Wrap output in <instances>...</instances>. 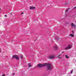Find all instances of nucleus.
Masks as SVG:
<instances>
[{"instance_id": "nucleus-1", "label": "nucleus", "mask_w": 76, "mask_h": 76, "mask_svg": "<svg viewBox=\"0 0 76 76\" xmlns=\"http://www.w3.org/2000/svg\"><path fill=\"white\" fill-rule=\"evenodd\" d=\"M47 66V70H51L53 69V66L51 64L45 63L43 64H39L37 65V67H42L44 66Z\"/></svg>"}, {"instance_id": "nucleus-2", "label": "nucleus", "mask_w": 76, "mask_h": 76, "mask_svg": "<svg viewBox=\"0 0 76 76\" xmlns=\"http://www.w3.org/2000/svg\"><path fill=\"white\" fill-rule=\"evenodd\" d=\"M15 58V59H16V60H19V58L18 57V56L17 55H14L12 56V59L13 58Z\"/></svg>"}, {"instance_id": "nucleus-3", "label": "nucleus", "mask_w": 76, "mask_h": 76, "mask_svg": "<svg viewBox=\"0 0 76 76\" xmlns=\"http://www.w3.org/2000/svg\"><path fill=\"white\" fill-rule=\"evenodd\" d=\"M71 48H72V45H69L67 47L65 48V50H68L69 49H70Z\"/></svg>"}, {"instance_id": "nucleus-4", "label": "nucleus", "mask_w": 76, "mask_h": 76, "mask_svg": "<svg viewBox=\"0 0 76 76\" xmlns=\"http://www.w3.org/2000/svg\"><path fill=\"white\" fill-rule=\"evenodd\" d=\"M55 58V55H53L50 56L49 57V58L50 59H53V58Z\"/></svg>"}, {"instance_id": "nucleus-5", "label": "nucleus", "mask_w": 76, "mask_h": 76, "mask_svg": "<svg viewBox=\"0 0 76 76\" xmlns=\"http://www.w3.org/2000/svg\"><path fill=\"white\" fill-rule=\"evenodd\" d=\"M58 48L57 45H55L53 47V49L54 50H57Z\"/></svg>"}, {"instance_id": "nucleus-6", "label": "nucleus", "mask_w": 76, "mask_h": 76, "mask_svg": "<svg viewBox=\"0 0 76 76\" xmlns=\"http://www.w3.org/2000/svg\"><path fill=\"white\" fill-rule=\"evenodd\" d=\"M61 56V54L58 55L57 56V58L59 59L62 58V57Z\"/></svg>"}, {"instance_id": "nucleus-7", "label": "nucleus", "mask_w": 76, "mask_h": 76, "mask_svg": "<svg viewBox=\"0 0 76 76\" xmlns=\"http://www.w3.org/2000/svg\"><path fill=\"white\" fill-rule=\"evenodd\" d=\"M35 9V7H30V10H33V9Z\"/></svg>"}, {"instance_id": "nucleus-8", "label": "nucleus", "mask_w": 76, "mask_h": 76, "mask_svg": "<svg viewBox=\"0 0 76 76\" xmlns=\"http://www.w3.org/2000/svg\"><path fill=\"white\" fill-rule=\"evenodd\" d=\"M71 26L72 27H74V28H76V25H74V24H73V23H72L71 25Z\"/></svg>"}, {"instance_id": "nucleus-9", "label": "nucleus", "mask_w": 76, "mask_h": 76, "mask_svg": "<svg viewBox=\"0 0 76 76\" xmlns=\"http://www.w3.org/2000/svg\"><path fill=\"white\" fill-rule=\"evenodd\" d=\"M69 36H71V37H74V35L73 34H69Z\"/></svg>"}, {"instance_id": "nucleus-10", "label": "nucleus", "mask_w": 76, "mask_h": 76, "mask_svg": "<svg viewBox=\"0 0 76 76\" xmlns=\"http://www.w3.org/2000/svg\"><path fill=\"white\" fill-rule=\"evenodd\" d=\"M65 57L66 58H69V57L68 56H67V55H65Z\"/></svg>"}, {"instance_id": "nucleus-11", "label": "nucleus", "mask_w": 76, "mask_h": 76, "mask_svg": "<svg viewBox=\"0 0 76 76\" xmlns=\"http://www.w3.org/2000/svg\"><path fill=\"white\" fill-rule=\"evenodd\" d=\"M55 39L57 40H58V37H56V38H55Z\"/></svg>"}, {"instance_id": "nucleus-12", "label": "nucleus", "mask_w": 76, "mask_h": 76, "mask_svg": "<svg viewBox=\"0 0 76 76\" xmlns=\"http://www.w3.org/2000/svg\"><path fill=\"white\" fill-rule=\"evenodd\" d=\"M28 65L29 66V67H32V66H31L30 64H28Z\"/></svg>"}, {"instance_id": "nucleus-13", "label": "nucleus", "mask_w": 76, "mask_h": 76, "mask_svg": "<svg viewBox=\"0 0 76 76\" xmlns=\"http://www.w3.org/2000/svg\"><path fill=\"white\" fill-rule=\"evenodd\" d=\"M73 69H72V70L71 72V73H73Z\"/></svg>"}, {"instance_id": "nucleus-14", "label": "nucleus", "mask_w": 76, "mask_h": 76, "mask_svg": "<svg viewBox=\"0 0 76 76\" xmlns=\"http://www.w3.org/2000/svg\"><path fill=\"white\" fill-rule=\"evenodd\" d=\"M20 58H23V56H20Z\"/></svg>"}, {"instance_id": "nucleus-15", "label": "nucleus", "mask_w": 76, "mask_h": 76, "mask_svg": "<svg viewBox=\"0 0 76 76\" xmlns=\"http://www.w3.org/2000/svg\"><path fill=\"white\" fill-rule=\"evenodd\" d=\"M67 3H65V4L64 5H65V6H66V5H67Z\"/></svg>"}, {"instance_id": "nucleus-16", "label": "nucleus", "mask_w": 76, "mask_h": 76, "mask_svg": "<svg viewBox=\"0 0 76 76\" xmlns=\"http://www.w3.org/2000/svg\"><path fill=\"white\" fill-rule=\"evenodd\" d=\"M68 10H69L67 9V10H66V12H68Z\"/></svg>"}, {"instance_id": "nucleus-17", "label": "nucleus", "mask_w": 76, "mask_h": 76, "mask_svg": "<svg viewBox=\"0 0 76 76\" xmlns=\"http://www.w3.org/2000/svg\"><path fill=\"white\" fill-rule=\"evenodd\" d=\"M1 48H0V52H1Z\"/></svg>"}, {"instance_id": "nucleus-18", "label": "nucleus", "mask_w": 76, "mask_h": 76, "mask_svg": "<svg viewBox=\"0 0 76 76\" xmlns=\"http://www.w3.org/2000/svg\"><path fill=\"white\" fill-rule=\"evenodd\" d=\"M12 75H15V73H13L12 74Z\"/></svg>"}, {"instance_id": "nucleus-19", "label": "nucleus", "mask_w": 76, "mask_h": 76, "mask_svg": "<svg viewBox=\"0 0 76 76\" xmlns=\"http://www.w3.org/2000/svg\"><path fill=\"white\" fill-rule=\"evenodd\" d=\"M2 76H5V75L4 74H3L2 75Z\"/></svg>"}, {"instance_id": "nucleus-20", "label": "nucleus", "mask_w": 76, "mask_h": 76, "mask_svg": "<svg viewBox=\"0 0 76 76\" xmlns=\"http://www.w3.org/2000/svg\"><path fill=\"white\" fill-rule=\"evenodd\" d=\"M7 15H5V17H7Z\"/></svg>"}, {"instance_id": "nucleus-21", "label": "nucleus", "mask_w": 76, "mask_h": 76, "mask_svg": "<svg viewBox=\"0 0 76 76\" xmlns=\"http://www.w3.org/2000/svg\"><path fill=\"white\" fill-rule=\"evenodd\" d=\"M64 53V52L63 51L62 52V53Z\"/></svg>"}, {"instance_id": "nucleus-22", "label": "nucleus", "mask_w": 76, "mask_h": 76, "mask_svg": "<svg viewBox=\"0 0 76 76\" xmlns=\"http://www.w3.org/2000/svg\"><path fill=\"white\" fill-rule=\"evenodd\" d=\"M21 14H23V12H22L21 13Z\"/></svg>"}, {"instance_id": "nucleus-23", "label": "nucleus", "mask_w": 76, "mask_h": 76, "mask_svg": "<svg viewBox=\"0 0 76 76\" xmlns=\"http://www.w3.org/2000/svg\"><path fill=\"white\" fill-rule=\"evenodd\" d=\"M74 32H73V31H72V33L73 34Z\"/></svg>"}, {"instance_id": "nucleus-24", "label": "nucleus", "mask_w": 76, "mask_h": 76, "mask_svg": "<svg viewBox=\"0 0 76 76\" xmlns=\"http://www.w3.org/2000/svg\"><path fill=\"white\" fill-rule=\"evenodd\" d=\"M1 10V9H0V10Z\"/></svg>"}, {"instance_id": "nucleus-25", "label": "nucleus", "mask_w": 76, "mask_h": 76, "mask_svg": "<svg viewBox=\"0 0 76 76\" xmlns=\"http://www.w3.org/2000/svg\"><path fill=\"white\" fill-rule=\"evenodd\" d=\"M75 62H76V61H75Z\"/></svg>"}]
</instances>
